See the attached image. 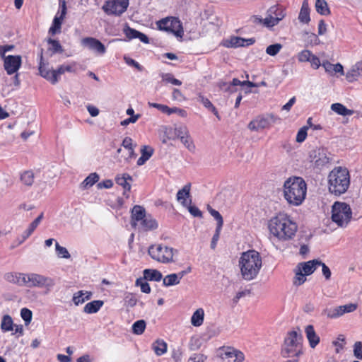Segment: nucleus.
I'll use <instances>...</instances> for the list:
<instances>
[{"instance_id": "nucleus-11", "label": "nucleus", "mask_w": 362, "mask_h": 362, "mask_svg": "<svg viewBox=\"0 0 362 362\" xmlns=\"http://www.w3.org/2000/svg\"><path fill=\"white\" fill-rule=\"evenodd\" d=\"M285 16V9L282 6H274L269 9L268 16L264 20L258 18H256V20L259 22L263 21L264 25L271 28L277 25Z\"/></svg>"}, {"instance_id": "nucleus-51", "label": "nucleus", "mask_w": 362, "mask_h": 362, "mask_svg": "<svg viewBox=\"0 0 362 362\" xmlns=\"http://www.w3.org/2000/svg\"><path fill=\"white\" fill-rule=\"evenodd\" d=\"M137 303V298H136L135 295L129 293L126 295L124 298V305L129 308H133L136 305Z\"/></svg>"}, {"instance_id": "nucleus-3", "label": "nucleus", "mask_w": 362, "mask_h": 362, "mask_svg": "<svg viewBox=\"0 0 362 362\" xmlns=\"http://www.w3.org/2000/svg\"><path fill=\"white\" fill-rule=\"evenodd\" d=\"M262 266V257L257 251L250 250L241 254L239 259V267L243 279L251 281L255 279Z\"/></svg>"}, {"instance_id": "nucleus-20", "label": "nucleus", "mask_w": 362, "mask_h": 362, "mask_svg": "<svg viewBox=\"0 0 362 362\" xmlns=\"http://www.w3.org/2000/svg\"><path fill=\"white\" fill-rule=\"evenodd\" d=\"M362 76V59L356 62L346 74V80L352 83Z\"/></svg>"}, {"instance_id": "nucleus-35", "label": "nucleus", "mask_w": 362, "mask_h": 362, "mask_svg": "<svg viewBox=\"0 0 362 362\" xmlns=\"http://www.w3.org/2000/svg\"><path fill=\"white\" fill-rule=\"evenodd\" d=\"M178 137L180 138L181 142L189 151H193L195 149V145L194 144L192 139L187 132H185L184 134L182 135L178 134Z\"/></svg>"}, {"instance_id": "nucleus-52", "label": "nucleus", "mask_w": 362, "mask_h": 362, "mask_svg": "<svg viewBox=\"0 0 362 362\" xmlns=\"http://www.w3.org/2000/svg\"><path fill=\"white\" fill-rule=\"evenodd\" d=\"M313 53L308 49L302 50L298 54V60L300 62H309Z\"/></svg>"}, {"instance_id": "nucleus-12", "label": "nucleus", "mask_w": 362, "mask_h": 362, "mask_svg": "<svg viewBox=\"0 0 362 362\" xmlns=\"http://www.w3.org/2000/svg\"><path fill=\"white\" fill-rule=\"evenodd\" d=\"M129 0H107L103 6L108 15L120 16L127 8Z\"/></svg>"}, {"instance_id": "nucleus-37", "label": "nucleus", "mask_w": 362, "mask_h": 362, "mask_svg": "<svg viewBox=\"0 0 362 362\" xmlns=\"http://www.w3.org/2000/svg\"><path fill=\"white\" fill-rule=\"evenodd\" d=\"M331 110L337 113L339 115L346 116L351 115L353 111L346 108L344 105L341 103H334L331 105Z\"/></svg>"}, {"instance_id": "nucleus-36", "label": "nucleus", "mask_w": 362, "mask_h": 362, "mask_svg": "<svg viewBox=\"0 0 362 362\" xmlns=\"http://www.w3.org/2000/svg\"><path fill=\"white\" fill-rule=\"evenodd\" d=\"M14 324L11 317L6 315L2 317L1 322V329L2 332H6L13 330Z\"/></svg>"}, {"instance_id": "nucleus-55", "label": "nucleus", "mask_w": 362, "mask_h": 362, "mask_svg": "<svg viewBox=\"0 0 362 362\" xmlns=\"http://www.w3.org/2000/svg\"><path fill=\"white\" fill-rule=\"evenodd\" d=\"M136 286H139L141 288V291L145 293H149L151 292V287L149 284L145 281L144 279H137L136 281Z\"/></svg>"}, {"instance_id": "nucleus-58", "label": "nucleus", "mask_w": 362, "mask_h": 362, "mask_svg": "<svg viewBox=\"0 0 362 362\" xmlns=\"http://www.w3.org/2000/svg\"><path fill=\"white\" fill-rule=\"evenodd\" d=\"M222 228H216L215 230V233L213 235L211 242V248L212 250H215L217 245V243L220 238V234L221 232Z\"/></svg>"}, {"instance_id": "nucleus-25", "label": "nucleus", "mask_w": 362, "mask_h": 362, "mask_svg": "<svg viewBox=\"0 0 362 362\" xmlns=\"http://www.w3.org/2000/svg\"><path fill=\"white\" fill-rule=\"evenodd\" d=\"M310 9L309 7L308 0H303L298 15V20L300 23L308 24L310 21Z\"/></svg>"}, {"instance_id": "nucleus-15", "label": "nucleus", "mask_w": 362, "mask_h": 362, "mask_svg": "<svg viewBox=\"0 0 362 362\" xmlns=\"http://www.w3.org/2000/svg\"><path fill=\"white\" fill-rule=\"evenodd\" d=\"M22 59L20 55H8L4 57V67L8 75L16 73L21 68Z\"/></svg>"}, {"instance_id": "nucleus-29", "label": "nucleus", "mask_w": 362, "mask_h": 362, "mask_svg": "<svg viewBox=\"0 0 362 362\" xmlns=\"http://www.w3.org/2000/svg\"><path fill=\"white\" fill-rule=\"evenodd\" d=\"M141 156L137 160V165H144L153 155V149L148 146H144L141 149Z\"/></svg>"}, {"instance_id": "nucleus-63", "label": "nucleus", "mask_w": 362, "mask_h": 362, "mask_svg": "<svg viewBox=\"0 0 362 362\" xmlns=\"http://www.w3.org/2000/svg\"><path fill=\"white\" fill-rule=\"evenodd\" d=\"M148 105L150 107H154L162 112L163 113H167L169 110V107L166 105L156 103H148Z\"/></svg>"}, {"instance_id": "nucleus-50", "label": "nucleus", "mask_w": 362, "mask_h": 362, "mask_svg": "<svg viewBox=\"0 0 362 362\" xmlns=\"http://www.w3.org/2000/svg\"><path fill=\"white\" fill-rule=\"evenodd\" d=\"M357 304L356 303H349L339 306L341 316H342L344 313H349L355 311L357 309Z\"/></svg>"}, {"instance_id": "nucleus-27", "label": "nucleus", "mask_w": 362, "mask_h": 362, "mask_svg": "<svg viewBox=\"0 0 362 362\" xmlns=\"http://www.w3.org/2000/svg\"><path fill=\"white\" fill-rule=\"evenodd\" d=\"M152 349L155 354L160 356L168 351V344L163 339H157L152 344Z\"/></svg>"}, {"instance_id": "nucleus-33", "label": "nucleus", "mask_w": 362, "mask_h": 362, "mask_svg": "<svg viewBox=\"0 0 362 362\" xmlns=\"http://www.w3.org/2000/svg\"><path fill=\"white\" fill-rule=\"evenodd\" d=\"M204 311L202 308L197 309L192 315L191 322L195 327H199L204 322Z\"/></svg>"}, {"instance_id": "nucleus-21", "label": "nucleus", "mask_w": 362, "mask_h": 362, "mask_svg": "<svg viewBox=\"0 0 362 362\" xmlns=\"http://www.w3.org/2000/svg\"><path fill=\"white\" fill-rule=\"evenodd\" d=\"M146 216L145 209L140 205H135L131 212L132 226H135L138 222H141Z\"/></svg>"}, {"instance_id": "nucleus-42", "label": "nucleus", "mask_w": 362, "mask_h": 362, "mask_svg": "<svg viewBox=\"0 0 362 362\" xmlns=\"http://www.w3.org/2000/svg\"><path fill=\"white\" fill-rule=\"evenodd\" d=\"M23 274H16V273H7L5 275V279L11 283L17 284L19 285H24V283L22 281V275Z\"/></svg>"}, {"instance_id": "nucleus-7", "label": "nucleus", "mask_w": 362, "mask_h": 362, "mask_svg": "<svg viewBox=\"0 0 362 362\" xmlns=\"http://www.w3.org/2000/svg\"><path fill=\"white\" fill-rule=\"evenodd\" d=\"M331 218L338 227H346L352 219L350 206L345 202H335L332 206Z\"/></svg>"}, {"instance_id": "nucleus-32", "label": "nucleus", "mask_w": 362, "mask_h": 362, "mask_svg": "<svg viewBox=\"0 0 362 362\" xmlns=\"http://www.w3.org/2000/svg\"><path fill=\"white\" fill-rule=\"evenodd\" d=\"M144 279L148 281H160L162 279V274L156 269H146L144 271Z\"/></svg>"}, {"instance_id": "nucleus-45", "label": "nucleus", "mask_w": 362, "mask_h": 362, "mask_svg": "<svg viewBox=\"0 0 362 362\" xmlns=\"http://www.w3.org/2000/svg\"><path fill=\"white\" fill-rule=\"evenodd\" d=\"M227 42L228 43L226 45L227 47H238L245 46V38L240 37H233Z\"/></svg>"}, {"instance_id": "nucleus-19", "label": "nucleus", "mask_w": 362, "mask_h": 362, "mask_svg": "<svg viewBox=\"0 0 362 362\" xmlns=\"http://www.w3.org/2000/svg\"><path fill=\"white\" fill-rule=\"evenodd\" d=\"M320 260L313 259L305 262L300 263L298 269H300L306 276L312 274L315 269L320 267Z\"/></svg>"}, {"instance_id": "nucleus-41", "label": "nucleus", "mask_w": 362, "mask_h": 362, "mask_svg": "<svg viewBox=\"0 0 362 362\" xmlns=\"http://www.w3.org/2000/svg\"><path fill=\"white\" fill-rule=\"evenodd\" d=\"M34 173L32 170H26L21 174V180L24 185L31 186L34 182Z\"/></svg>"}, {"instance_id": "nucleus-6", "label": "nucleus", "mask_w": 362, "mask_h": 362, "mask_svg": "<svg viewBox=\"0 0 362 362\" xmlns=\"http://www.w3.org/2000/svg\"><path fill=\"white\" fill-rule=\"evenodd\" d=\"M48 64L43 62V52L41 50L40 54V62L38 70L40 75L52 84L54 85L58 83L61 75L65 72H74V64H62L60 65L57 69L49 70L48 69Z\"/></svg>"}, {"instance_id": "nucleus-44", "label": "nucleus", "mask_w": 362, "mask_h": 362, "mask_svg": "<svg viewBox=\"0 0 362 362\" xmlns=\"http://www.w3.org/2000/svg\"><path fill=\"white\" fill-rule=\"evenodd\" d=\"M207 210L209 213L216 219L217 221L216 228H222L223 225V219L221 214L214 209L211 206L208 205Z\"/></svg>"}, {"instance_id": "nucleus-31", "label": "nucleus", "mask_w": 362, "mask_h": 362, "mask_svg": "<svg viewBox=\"0 0 362 362\" xmlns=\"http://www.w3.org/2000/svg\"><path fill=\"white\" fill-rule=\"evenodd\" d=\"M141 226L143 230H153L158 228V224L156 219L153 218L151 216H146L141 221Z\"/></svg>"}, {"instance_id": "nucleus-13", "label": "nucleus", "mask_w": 362, "mask_h": 362, "mask_svg": "<svg viewBox=\"0 0 362 362\" xmlns=\"http://www.w3.org/2000/svg\"><path fill=\"white\" fill-rule=\"evenodd\" d=\"M277 119H279V118L272 114L267 115V117L258 116L248 124L247 127L251 131L257 132L269 128L272 123L276 122Z\"/></svg>"}, {"instance_id": "nucleus-28", "label": "nucleus", "mask_w": 362, "mask_h": 362, "mask_svg": "<svg viewBox=\"0 0 362 362\" xmlns=\"http://www.w3.org/2000/svg\"><path fill=\"white\" fill-rule=\"evenodd\" d=\"M43 218V213H41L28 226V229L23 234V240L21 243L28 238L35 231Z\"/></svg>"}, {"instance_id": "nucleus-16", "label": "nucleus", "mask_w": 362, "mask_h": 362, "mask_svg": "<svg viewBox=\"0 0 362 362\" xmlns=\"http://www.w3.org/2000/svg\"><path fill=\"white\" fill-rule=\"evenodd\" d=\"M221 349L223 351L221 353L222 358H235L233 362H243L245 360L244 354L241 351L235 349L233 347L223 346Z\"/></svg>"}, {"instance_id": "nucleus-43", "label": "nucleus", "mask_w": 362, "mask_h": 362, "mask_svg": "<svg viewBox=\"0 0 362 362\" xmlns=\"http://www.w3.org/2000/svg\"><path fill=\"white\" fill-rule=\"evenodd\" d=\"M146 326V324L144 320H137L132 325V332L135 334L140 335L144 332Z\"/></svg>"}, {"instance_id": "nucleus-24", "label": "nucleus", "mask_w": 362, "mask_h": 362, "mask_svg": "<svg viewBox=\"0 0 362 362\" xmlns=\"http://www.w3.org/2000/svg\"><path fill=\"white\" fill-rule=\"evenodd\" d=\"M197 100L200 102L208 110L211 111L218 120L221 119V117L219 113L216 108V107L212 104V103L206 98L202 93H197Z\"/></svg>"}, {"instance_id": "nucleus-47", "label": "nucleus", "mask_w": 362, "mask_h": 362, "mask_svg": "<svg viewBox=\"0 0 362 362\" xmlns=\"http://www.w3.org/2000/svg\"><path fill=\"white\" fill-rule=\"evenodd\" d=\"M282 48V45L280 43H276L269 45L266 49V53L269 56L276 55Z\"/></svg>"}, {"instance_id": "nucleus-49", "label": "nucleus", "mask_w": 362, "mask_h": 362, "mask_svg": "<svg viewBox=\"0 0 362 362\" xmlns=\"http://www.w3.org/2000/svg\"><path fill=\"white\" fill-rule=\"evenodd\" d=\"M305 276L306 275H305L300 269H298L293 278V284L296 286H300L303 284L306 281Z\"/></svg>"}, {"instance_id": "nucleus-38", "label": "nucleus", "mask_w": 362, "mask_h": 362, "mask_svg": "<svg viewBox=\"0 0 362 362\" xmlns=\"http://www.w3.org/2000/svg\"><path fill=\"white\" fill-rule=\"evenodd\" d=\"M122 145L128 151V156H127V158H126L127 160L132 159V158L136 157L132 138L128 137V136L125 137L122 141Z\"/></svg>"}, {"instance_id": "nucleus-5", "label": "nucleus", "mask_w": 362, "mask_h": 362, "mask_svg": "<svg viewBox=\"0 0 362 362\" xmlns=\"http://www.w3.org/2000/svg\"><path fill=\"white\" fill-rule=\"evenodd\" d=\"M328 184L330 193L336 196L344 194L350 185L349 170L342 167L334 168L329 174Z\"/></svg>"}, {"instance_id": "nucleus-40", "label": "nucleus", "mask_w": 362, "mask_h": 362, "mask_svg": "<svg viewBox=\"0 0 362 362\" xmlns=\"http://www.w3.org/2000/svg\"><path fill=\"white\" fill-rule=\"evenodd\" d=\"M99 180V175L96 173H90L81 183V187L88 188L95 184Z\"/></svg>"}, {"instance_id": "nucleus-17", "label": "nucleus", "mask_w": 362, "mask_h": 362, "mask_svg": "<svg viewBox=\"0 0 362 362\" xmlns=\"http://www.w3.org/2000/svg\"><path fill=\"white\" fill-rule=\"evenodd\" d=\"M82 42L84 45L100 54H103L106 52L105 45L96 38L91 37H85L83 39Z\"/></svg>"}, {"instance_id": "nucleus-39", "label": "nucleus", "mask_w": 362, "mask_h": 362, "mask_svg": "<svg viewBox=\"0 0 362 362\" xmlns=\"http://www.w3.org/2000/svg\"><path fill=\"white\" fill-rule=\"evenodd\" d=\"M322 315L329 319L341 317L339 306L334 308H326L322 311Z\"/></svg>"}, {"instance_id": "nucleus-56", "label": "nucleus", "mask_w": 362, "mask_h": 362, "mask_svg": "<svg viewBox=\"0 0 362 362\" xmlns=\"http://www.w3.org/2000/svg\"><path fill=\"white\" fill-rule=\"evenodd\" d=\"M308 129V127H303L298 130L297 135H296V141L298 143H302L305 140L307 135H308L307 134Z\"/></svg>"}, {"instance_id": "nucleus-46", "label": "nucleus", "mask_w": 362, "mask_h": 362, "mask_svg": "<svg viewBox=\"0 0 362 362\" xmlns=\"http://www.w3.org/2000/svg\"><path fill=\"white\" fill-rule=\"evenodd\" d=\"M163 283L165 286L177 285L180 283L178 275L177 274H168L163 279Z\"/></svg>"}, {"instance_id": "nucleus-48", "label": "nucleus", "mask_w": 362, "mask_h": 362, "mask_svg": "<svg viewBox=\"0 0 362 362\" xmlns=\"http://www.w3.org/2000/svg\"><path fill=\"white\" fill-rule=\"evenodd\" d=\"M55 248L58 257L65 259L70 258L71 256L67 249L61 246L57 242L55 243Z\"/></svg>"}, {"instance_id": "nucleus-26", "label": "nucleus", "mask_w": 362, "mask_h": 362, "mask_svg": "<svg viewBox=\"0 0 362 362\" xmlns=\"http://www.w3.org/2000/svg\"><path fill=\"white\" fill-rule=\"evenodd\" d=\"M92 297V292L90 291H78L75 293L73 296V302L75 305H78L80 304H83L85 301L90 299Z\"/></svg>"}, {"instance_id": "nucleus-2", "label": "nucleus", "mask_w": 362, "mask_h": 362, "mask_svg": "<svg viewBox=\"0 0 362 362\" xmlns=\"http://www.w3.org/2000/svg\"><path fill=\"white\" fill-rule=\"evenodd\" d=\"M284 197L292 206H299L307 194V184L301 177H288L283 186Z\"/></svg>"}, {"instance_id": "nucleus-1", "label": "nucleus", "mask_w": 362, "mask_h": 362, "mask_svg": "<svg viewBox=\"0 0 362 362\" xmlns=\"http://www.w3.org/2000/svg\"><path fill=\"white\" fill-rule=\"evenodd\" d=\"M270 234L280 242H288L296 237L298 224L285 213H279L268 222Z\"/></svg>"}, {"instance_id": "nucleus-60", "label": "nucleus", "mask_w": 362, "mask_h": 362, "mask_svg": "<svg viewBox=\"0 0 362 362\" xmlns=\"http://www.w3.org/2000/svg\"><path fill=\"white\" fill-rule=\"evenodd\" d=\"M32 312L28 308H23L21 310V316L25 322H30L32 320Z\"/></svg>"}, {"instance_id": "nucleus-18", "label": "nucleus", "mask_w": 362, "mask_h": 362, "mask_svg": "<svg viewBox=\"0 0 362 362\" xmlns=\"http://www.w3.org/2000/svg\"><path fill=\"white\" fill-rule=\"evenodd\" d=\"M305 334L308 341L309 346L312 349H315L320 342V338L316 333L314 326L312 325H307L305 327Z\"/></svg>"}, {"instance_id": "nucleus-9", "label": "nucleus", "mask_w": 362, "mask_h": 362, "mask_svg": "<svg viewBox=\"0 0 362 362\" xmlns=\"http://www.w3.org/2000/svg\"><path fill=\"white\" fill-rule=\"evenodd\" d=\"M159 30L170 33L176 37H182L184 34L182 23L176 17H166L157 22Z\"/></svg>"}, {"instance_id": "nucleus-64", "label": "nucleus", "mask_w": 362, "mask_h": 362, "mask_svg": "<svg viewBox=\"0 0 362 362\" xmlns=\"http://www.w3.org/2000/svg\"><path fill=\"white\" fill-rule=\"evenodd\" d=\"M138 30L131 28L129 27H127V29L124 30V33L127 37L129 39H135L137 37V35L139 34Z\"/></svg>"}, {"instance_id": "nucleus-59", "label": "nucleus", "mask_w": 362, "mask_h": 362, "mask_svg": "<svg viewBox=\"0 0 362 362\" xmlns=\"http://www.w3.org/2000/svg\"><path fill=\"white\" fill-rule=\"evenodd\" d=\"M182 349H173L171 353V357L175 362H180L182 358Z\"/></svg>"}, {"instance_id": "nucleus-10", "label": "nucleus", "mask_w": 362, "mask_h": 362, "mask_svg": "<svg viewBox=\"0 0 362 362\" xmlns=\"http://www.w3.org/2000/svg\"><path fill=\"white\" fill-rule=\"evenodd\" d=\"M22 281L30 287H52L54 285L53 279L37 274H23Z\"/></svg>"}, {"instance_id": "nucleus-14", "label": "nucleus", "mask_w": 362, "mask_h": 362, "mask_svg": "<svg viewBox=\"0 0 362 362\" xmlns=\"http://www.w3.org/2000/svg\"><path fill=\"white\" fill-rule=\"evenodd\" d=\"M60 12L58 11L53 19L52 26L49 29V33L52 35L60 33L62 24L66 14V5L64 0L59 1Z\"/></svg>"}, {"instance_id": "nucleus-57", "label": "nucleus", "mask_w": 362, "mask_h": 362, "mask_svg": "<svg viewBox=\"0 0 362 362\" xmlns=\"http://www.w3.org/2000/svg\"><path fill=\"white\" fill-rule=\"evenodd\" d=\"M354 355L360 360H362V342L356 341L354 345Z\"/></svg>"}, {"instance_id": "nucleus-22", "label": "nucleus", "mask_w": 362, "mask_h": 362, "mask_svg": "<svg viewBox=\"0 0 362 362\" xmlns=\"http://www.w3.org/2000/svg\"><path fill=\"white\" fill-rule=\"evenodd\" d=\"M129 180H130V181L132 180V178L127 173H124L122 175H118L115 178L116 183L123 187V189H124L123 194L126 197H129V194H127V193L129 192L131 190V185L128 182Z\"/></svg>"}, {"instance_id": "nucleus-8", "label": "nucleus", "mask_w": 362, "mask_h": 362, "mask_svg": "<svg viewBox=\"0 0 362 362\" xmlns=\"http://www.w3.org/2000/svg\"><path fill=\"white\" fill-rule=\"evenodd\" d=\"M148 253L155 261L168 264L174 262V248L163 244H153L149 246Z\"/></svg>"}, {"instance_id": "nucleus-61", "label": "nucleus", "mask_w": 362, "mask_h": 362, "mask_svg": "<svg viewBox=\"0 0 362 362\" xmlns=\"http://www.w3.org/2000/svg\"><path fill=\"white\" fill-rule=\"evenodd\" d=\"M206 359V356L202 354H194L192 355L188 362H204Z\"/></svg>"}, {"instance_id": "nucleus-53", "label": "nucleus", "mask_w": 362, "mask_h": 362, "mask_svg": "<svg viewBox=\"0 0 362 362\" xmlns=\"http://www.w3.org/2000/svg\"><path fill=\"white\" fill-rule=\"evenodd\" d=\"M47 42L51 45L50 49L53 52H62L63 51L62 47L59 41L49 38Z\"/></svg>"}, {"instance_id": "nucleus-54", "label": "nucleus", "mask_w": 362, "mask_h": 362, "mask_svg": "<svg viewBox=\"0 0 362 362\" xmlns=\"http://www.w3.org/2000/svg\"><path fill=\"white\" fill-rule=\"evenodd\" d=\"M162 78L164 81L175 86H180L182 84L181 81L174 78L172 74H164L162 75Z\"/></svg>"}, {"instance_id": "nucleus-34", "label": "nucleus", "mask_w": 362, "mask_h": 362, "mask_svg": "<svg viewBox=\"0 0 362 362\" xmlns=\"http://www.w3.org/2000/svg\"><path fill=\"white\" fill-rule=\"evenodd\" d=\"M315 9L318 13L323 16H328L331 13L325 0H316Z\"/></svg>"}, {"instance_id": "nucleus-4", "label": "nucleus", "mask_w": 362, "mask_h": 362, "mask_svg": "<svg viewBox=\"0 0 362 362\" xmlns=\"http://www.w3.org/2000/svg\"><path fill=\"white\" fill-rule=\"evenodd\" d=\"M297 330L287 332L281 349L284 358H298L303 354V336L298 327Z\"/></svg>"}, {"instance_id": "nucleus-30", "label": "nucleus", "mask_w": 362, "mask_h": 362, "mask_svg": "<svg viewBox=\"0 0 362 362\" xmlns=\"http://www.w3.org/2000/svg\"><path fill=\"white\" fill-rule=\"evenodd\" d=\"M103 301L100 300H93L88 303L83 308V312L88 314L97 313L103 305Z\"/></svg>"}, {"instance_id": "nucleus-62", "label": "nucleus", "mask_w": 362, "mask_h": 362, "mask_svg": "<svg viewBox=\"0 0 362 362\" xmlns=\"http://www.w3.org/2000/svg\"><path fill=\"white\" fill-rule=\"evenodd\" d=\"M337 341H333V344L337 346V352L339 351V349H342L344 348L343 343L345 341V337L342 334H339L337 339Z\"/></svg>"}, {"instance_id": "nucleus-23", "label": "nucleus", "mask_w": 362, "mask_h": 362, "mask_svg": "<svg viewBox=\"0 0 362 362\" xmlns=\"http://www.w3.org/2000/svg\"><path fill=\"white\" fill-rule=\"evenodd\" d=\"M190 189H191V184L188 183L185 185L181 189H180L177 193V200L180 202L182 204L185 206H188V204H191V199H189V203L187 200V198L190 197Z\"/></svg>"}]
</instances>
